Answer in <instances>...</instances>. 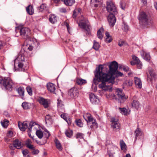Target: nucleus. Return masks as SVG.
Masks as SVG:
<instances>
[{
  "mask_svg": "<svg viewBox=\"0 0 157 157\" xmlns=\"http://www.w3.org/2000/svg\"><path fill=\"white\" fill-rule=\"evenodd\" d=\"M120 145L122 150H123L126 149V146L122 140H121L120 141Z\"/></svg>",
  "mask_w": 157,
  "mask_h": 157,
  "instance_id": "ea45409f",
  "label": "nucleus"
},
{
  "mask_svg": "<svg viewBox=\"0 0 157 157\" xmlns=\"http://www.w3.org/2000/svg\"><path fill=\"white\" fill-rule=\"evenodd\" d=\"M20 93H21L22 94V97H21V98L23 100H25V98L24 97V90H23L22 88H20Z\"/></svg>",
  "mask_w": 157,
  "mask_h": 157,
  "instance_id": "69168bd1",
  "label": "nucleus"
},
{
  "mask_svg": "<svg viewBox=\"0 0 157 157\" xmlns=\"http://www.w3.org/2000/svg\"><path fill=\"white\" fill-rule=\"evenodd\" d=\"M150 18V16L144 12H141L139 14V20L140 23L143 25L148 24L149 20Z\"/></svg>",
  "mask_w": 157,
  "mask_h": 157,
  "instance_id": "39448f33",
  "label": "nucleus"
},
{
  "mask_svg": "<svg viewBox=\"0 0 157 157\" xmlns=\"http://www.w3.org/2000/svg\"><path fill=\"white\" fill-rule=\"evenodd\" d=\"M48 90L51 93L56 94L55 93L56 88L54 84L52 83H49L47 85Z\"/></svg>",
  "mask_w": 157,
  "mask_h": 157,
  "instance_id": "f3484780",
  "label": "nucleus"
},
{
  "mask_svg": "<svg viewBox=\"0 0 157 157\" xmlns=\"http://www.w3.org/2000/svg\"><path fill=\"white\" fill-rule=\"evenodd\" d=\"M28 128V124L27 121H25L20 124V130L24 131L27 128Z\"/></svg>",
  "mask_w": 157,
  "mask_h": 157,
  "instance_id": "bb28decb",
  "label": "nucleus"
},
{
  "mask_svg": "<svg viewBox=\"0 0 157 157\" xmlns=\"http://www.w3.org/2000/svg\"><path fill=\"white\" fill-rule=\"evenodd\" d=\"M64 25L66 26L67 27V30H68V32L70 33V29L69 28V25L67 21H65L64 22Z\"/></svg>",
  "mask_w": 157,
  "mask_h": 157,
  "instance_id": "bf43d9fd",
  "label": "nucleus"
},
{
  "mask_svg": "<svg viewBox=\"0 0 157 157\" xmlns=\"http://www.w3.org/2000/svg\"><path fill=\"white\" fill-rule=\"evenodd\" d=\"M65 134L67 137L70 138L72 135L73 131L70 129L67 130L65 132Z\"/></svg>",
  "mask_w": 157,
  "mask_h": 157,
  "instance_id": "4c0bfd02",
  "label": "nucleus"
},
{
  "mask_svg": "<svg viewBox=\"0 0 157 157\" xmlns=\"http://www.w3.org/2000/svg\"><path fill=\"white\" fill-rule=\"evenodd\" d=\"M39 10L40 11L42 12L43 10H45L46 8L45 5L44 4H42L39 7Z\"/></svg>",
  "mask_w": 157,
  "mask_h": 157,
  "instance_id": "3c124183",
  "label": "nucleus"
},
{
  "mask_svg": "<svg viewBox=\"0 0 157 157\" xmlns=\"http://www.w3.org/2000/svg\"><path fill=\"white\" fill-rule=\"evenodd\" d=\"M120 7L123 10H124L125 8V3L123 1H121L120 3Z\"/></svg>",
  "mask_w": 157,
  "mask_h": 157,
  "instance_id": "de8ad7c7",
  "label": "nucleus"
},
{
  "mask_svg": "<svg viewBox=\"0 0 157 157\" xmlns=\"http://www.w3.org/2000/svg\"><path fill=\"white\" fill-rule=\"evenodd\" d=\"M144 59L147 61H149L150 59V56L149 54L144 52Z\"/></svg>",
  "mask_w": 157,
  "mask_h": 157,
  "instance_id": "a19ab883",
  "label": "nucleus"
},
{
  "mask_svg": "<svg viewBox=\"0 0 157 157\" xmlns=\"http://www.w3.org/2000/svg\"><path fill=\"white\" fill-rule=\"evenodd\" d=\"M56 148L60 151L62 150L63 147L61 146L60 143L58 139H56L55 140Z\"/></svg>",
  "mask_w": 157,
  "mask_h": 157,
  "instance_id": "c85d7f7f",
  "label": "nucleus"
},
{
  "mask_svg": "<svg viewBox=\"0 0 157 157\" xmlns=\"http://www.w3.org/2000/svg\"><path fill=\"white\" fill-rule=\"evenodd\" d=\"M76 124L78 126L82 127L83 125V124L82 122V121L80 119L76 120L75 121Z\"/></svg>",
  "mask_w": 157,
  "mask_h": 157,
  "instance_id": "09e8293b",
  "label": "nucleus"
},
{
  "mask_svg": "<svg viewBox=\"0 0 157 157\" xmlns=\"http://www.w3.org/2000/svg\"><path fill=\"white\" fill-rule=\"evenodd\" d=\"M132 58L133 60L135 61L136 64L140 63V62L139 59V58L135 56H132Z\"/></svg>",
  "mask_w": 157,
  "mask_h": 157,
  "instance_id": "603ef678",
  "label": "nucleus"
},
{
  "mask_svg": "<svg viewBox=\"0 0 157 157\" xmlns=\"http://www.w3.org/2000/svg\"><path fill=\"white\" fill-rule=\"evenodd\" d=\"M44 137L45 138V139L44 140L43 142L40 144H44L47 142V140L48 139L49 137L51 135L49 132L46 129L44 130V133H43Z\"/></svg>",
  "mask_w": 157,
  "mask_h": 157,
  "instance_id": "6ab92c4d",
  "label": "nucleus"
},
{
  "mask_svg": "<svg viewBox=\"0 0 157 157\" xmlns=\"http://www.w3.org/2000/svg\"><path fill=\"white\" fill-rule=\"evenodd\" d=\"M111 126L114 131L118 130L120 128V124L117 120L115 118H112L111 119Z\"/></svg>",
  "mask_w": 157,
  "mask_h": 157,
  "instance_id": "9d476101",
  "label": "nucleus"
},
{
  "mask_svg": "<svg viewBox=\"0 0 157 157\" xmlns=\"http://www.w3.org/2000/svg\"><path fill=\"white\" fill-rule=\"evenodd\" d=\"M89 96L90 101L92 104H96L98 103L99 101V99L97 98V97L92 93L90 94Z\"/></svg>",
  "mask_w": 157,
  "mask_h": 157,
  "instance_id": "dca6fc26",
  "label": "nucleus"
},
{
  "mask_svg": "<svg viewBox=\"0 0 157 157\" xmlns=\"http://www.w3.org/2000/svg\"><path fill=\"white\" fill-rule=\"evenodd\" d=\"M116 93L119 99L121 100L120 101L121 103H123L128 98V97L125 96L124 93L122 92V90L119 89H117L116 90Z\"/></svg>",
  "mask_w": 157,
  "mask_h": 157,
  "instance_id": "6e6552de",
  "label": "nucleus"
},
{
  "mask_svg": "<svg viewBox=\"0 0 157 157\" xmlns=\"http://www.w3.org/2000/svg\"><path fill=\"white\" fill-rule=\"evenodd\" d=\"M115 14H110L108 17V20L109 25L111 27H113L116 21V18Z\"/></svg>",
  "mask_w": 157,
  "mask_h": 157,
  "instance_id": "f8f14e48",
  "label": "nucleus"
},
{
  "mask_svg": "<svg viewBox=\"0 0 157 157\" xmlns=\"http://www.w3.org/2000/svg\"><path fill=\"white\" fill-rule=\"evenodd\" d=\"M67 123L69 124H71V119L69 117H68L66 119V120H65Z\"/></svg>",
  "mask_w": 157,
  "mask_h": 157,
  "instance_id": "13d9d810",
  "label": "nucleus"
},
{
  "mask_svg": "<svg viewBox=\"0 0 157 157\" xmlns=\"http://www.w3.org/2000/svg\"><path fill=\"white\" fill-rule=\"evenodd\" d=\"M25 145L28 148L32 150L34 149V147L33 145L29 144H25Z\"/></svg>",
  "mask_w": 157,
  "mask_h": 157,
  "instance_id": "6e6d98bb",
  "label": "nucleus"
},
{
  "mask_svg": "<svg viewBox=\"0 0 157 157\" xmlns=\"http://www.w3.org/2000/svg\"><path fill=\"white\" fill-rule=\"evenodd\" d=\"M58 110L59 112H64V106L62 103L61 100H58Z\"/></svg>",
  "mask_w": 157,
  "mask_h": 157,
  "instance_id": "aec40b11",
  "label": "nucleus"
},
{
  "mask_svg": "<svg viewBox=\"0 0 157 157\" xmlns=\"http://www.w3.org/2000/svg\"><path fill=\"white\" fill-rule=\"evenodd\" d=\"M103 3L102 0H91V3L94 5L95 7H98L99 5H101Z\"/></svg>",
  "mask_w": 157,
  "mask_h": 157,
  "instance_id": "b1692460",
  "label": "nucleus"
},
{
  "mask_svg": "<svg viewBox=\"0 0 157 157\" xmlns=\"http://www.w3.org/2000/svg\"><path fill=\"white\" fill-rule=\"evenodd\" d=\"M68 94L71 98H75L79 95L78 91L76 87H74L69 90Z\"/></svg>",
  "mask_w": 157,
  "mask_h": 157,
  "instance_id": "1a4fd4ad",
  "label": "nucleus"
},
{
  "mask_svg": "<svg viewBox=\"0 0 157 157\" xmlns=\"http://www.w3.org/2000/svg\"><path fill=\"white\" fill-rule=\"evenodd\" d=\"M149 75H147V80L151 82L153 79L155 78V74L154 71L151 68H149Z\"/></svg>",
  "mask_w": 157,
  "mask_h": 157,
  "instance_id": "4468645a",
  "label": "nucleus"
},
{
  "mask_svg": "<svg viewBox=\"0 0 157 157\" xmlns=\"http://www.w3.org/2000/svg\"><path fill=\"white\" fill-rule=\"evenodd\" d=\"M56 17L54 15H51L49 18V21L50 22L52 23H54L56 21Z\"/></svg>",
  "mask_w": 157,
  "mask_h": 157,
  "instance_id": "473e14b6",
  "label": "nucleus"
},
{
  "mask_svg": "<svg viewBox=\"0 0 157 157\" xmlns=\"http://www.w3.org/2000/svg\"><path fill=\"white\" fill-rule=\"evenodd\" d=\"M106 9L110 14H116L117 13L116 8L114 4L111 1L106 2Z\"/></svg>",
  "mask_w": 157,
  "mask_h": 157,
  "instance_id": "423d86ee",
  "label": "nucleus"
},
{
  "mask_svg": "<svg viewBox=\"0 0 157 157\" xmlns=\"http://www.w3.org/2000/svg\"><path fill=\"white\" fill-rule=\"evenodd\" d=\"M132 99L133 101L131 103L132 107L138 110L140 108V104L138 101L134 100V98H133Z\"/></svg>",
  "mask_w": 157,
  "mask_h": 157,
  "instance_id": "a211bd4d",
  "label": "nucleus"
},
{
  "mask_svg": "<svg viewBox=\"0 0 157 157\" xmlns=\"http://www.w3.org/2000/svg\"><path fill=\"white\" fill-rule=\"evenodd\" d=\"M13 133L12 131H10L7 134V136L9 137H11L13 136Z\"/></svg>",
  "mask_w": 157,
  "mask_h": 157,
  "instance_id": "052dcab7",
  "label": "nucleus"
},
{
  "mask_svg": "<svg viewBox=\"0 0 157 157\" xmlns=\"http://www.w3.org/2000/svg\"><path fill=\"white\" fill-rule=\"evenodd\" d=\"M13 144L15 146L17 149H19L20 145L19 144V140H15L13 142Z\"/></svg>",
  "mask_w": 157,
  "mask_h": 157,
  "instance_id": "37998d69",
  "label": "nucleus"
},
{
  "mask_svg": "<svg viewBox=\"0 0 157 157\" xmlns=\"http://www.w3.org/2000/svg\"><path fill=\"white\" fill-rule=\"evenodd\" d=\"M13 85V83L10 78L7 77H4V82L3 86L6 89L11 91Z\"/></svg>",
  "mask_w": 157,
  "mask_h": 157,
  "instance_id": "0eeeda50",
  "label": "nucleus"
},
{
  "mask_svg": "<svg viewBox=\"0 0 157 157\" xmlns=\"http://www.w3.org/2000/svg\"><path fill=\"white\" fill-rule=\"evenodd\" d=\"M26 89L28 94L30 95H32L33 94L32 90L31 88L28 86L26 87Z\"/></svg>",
  "mask_w": 157,
  "mask_h": 157,
  "instance_id": "8fccbe9b",
  "label": "nucleus"
},
{
  "mask_svg": "<svg viewBox=\"0 0 157 157\" xmlns=\"http://www.w3.org/2000/svg\"><path fill=\"white\" fill-rule=\"evenodd\" d=\"M39 152V151L38 150H34L32 152V153L33 155H36Z\"/></svg>",
  "mask_w": 157,
  "mask_h": 157,
  "instance_id": "338daca9",
  "label": "nucleus"
},
{
  "mask_svg": "<svg viewBox=\"0 0 157 157\" xmlns=\"http://www.w3.org/2000/svg\"><path fill=\"white\" fill-rule=\"evenodd\" d=\"M122 29L124 31L127 32L129 30V27L125 23L123 22L122 25Z\"/></svg>",
  "mask_w": 157,
  "mask_h": 157,
  "instance_id": "58836bf2",
  "label": "nucleus"
},
{
  "mask_svg": "<svg viewBox=\"0 0 157 157\" xmlns=\"http://www.w3.org/2000/svg\"><path fill=\"white\" fill-rule=\"evenodd\" d=\"M134 82L136 86L139 88L142 87V82L140 78L135 77Z\"/></svg>",
  "mask_w": 157,
  "mask_h": 157,
  "instance_id": "4be33fe9",
  "label": "nucleus"
},
{
  "mask_svg": "<svg viewBox=\"0 0 157 157\" xmlns=\"http://www.w3.org/2000/svg\"><path fill=\"white\" fill-rule=\"evenodd\" d=\"M29 104H30L29 103L24 102L22 104L21 106L24 109H29Z\"/></svg>",
  "mask_w": 157,
  "mask_h": 157,
  "instance_id": "2f4dec72",
  "label": "nucleus"
},
{
  "mask_svg": "<svg viewBox=\"0 0 157 157\" xmlns=\"http://www.w3.org/2000/svg\"><path fill=\"white\" fill-rule=\"evenodd\" d=\"M45 121L46 123L47 124L48 121H51V117L49 115H46L45 117Z\"/></svg>",
  "mask_w": 157,
  "mask_h": 157,
  "instance_id": "5fc2aeb1",
  "label": "nucleus"
},
{
  "mask_svg": "<svg viewBox=\"0 0 157 157\" xmlns=\"http://www.w3.org/2000/svg\"><path fill=\"white\" fill-rule=\"evenodd\" d=\"M9 122V121L8 120L6 119H5L3 121H2L1 122V124L2 126L4 128H6L8 125V123Z\"/></svg>",
  "mask_w": 157,
  "mask_h": 157,
  "instance_id": "c9c22d12",
  "label": "nucleus"
},
{
  "mask_svg": "<svg viewBox=\"0 0 157 157\" xmlns=\"http://www.w3.org/2000/svg\"><path fill=\"white\" fill-rule=\"evenodd\" d=\"M123 84L124 86H131L132 84V80H127L124 82Z\"/></svg>",
  "mask_w": 157,
  "mask_h": 157,
  "instance_id": "72a5a7b5",
  "label": "nucleus"
},
{
  "mask_svg": "<svg viewBox=\"0 0 157 157\" xmlns=\"http://www.w3.org/2000/svg\"><path fill=\"white\" fill-rule=\"evenodd\" d=\"M84 134L82 133L78 132L75 136L76 139H83L84 137Z\"/></svg>",
  "mask_w": 157,
  "mask_h": 157,
  "instance_id": "a18cd8bd",
  "label": "nucleus"
},
{
  "mask_svg": "<svg viewBox=\"0 0 157 157\" xmlns=\"http://www.w3.org/2000/svg\"><path fill=\"white\" fill-rule=\"evenodd\" d=\"M100 72H94L95 78H94L93 82L95 84H97L98 82H101L102 83L99 85V87L101 89V90L99 91V93L101 94V93H103V91L109 90L110 91H112V87L111 86L106 85L107 82L112 83L114 81V79L108 78L107 76H104L100 74Z\"/></svg>",
  "mask_w": 157,
  "mask_h": 157,
  "instance_id": "f257e3e1",
  "label": "nucleus"
},
{
  "mask_svg": "<svg viewBox=\"0 0 157 157\" xmlns=\"http://www.w3.org/2000/svg\"><path fill=\"white\" fill-rule=\"evenodd\" d=\"M64 4L67 6H71L75 3L74 0H64Z\"/></svg>",
  "mask_w": 157,
  "mask_h": 157,
  "instance_id": "7c9ffc66",
  "label": "nucleus"
},
{
  "mask_svg": "<svg viewBox=\"0 0 157 157\" xmlns=\"http://www.w3.org/2000/svg\"><path fill=\"white\" fill-rule=\"evenodd\" d=\"M109 70L108 73L106 74L102 72L103 67L102 65H100L96 68V71L94 72H100V74L104 76H107L108 78H112L114 79L113 76L115 75L117 70L118 67V64L116 61H113L110 63L108 66Z\"/></svg>",
  "mask_w": 157,
  "mask_h": 157,
  "instance_id": "f03ea898",
  "label": "nucleus"
},
{
  "mask_svg": "<svg viewBox=\"0 0 157 157\" xmlns=\"http://www.w3.org/2000/svg\"><path fill=\"white\" fill-rule=\"evenodd\" d=\"M100 47V45L99 43L97 42H96L95 40L94 41V45L93 47V48H94L95 50H98Z\"/></svg>",
  "mask_w": 157,
  "mask_h": 157,
  "instance_id": "e433bc0d",
  "label": "nucleus"
},
{
  "mask_svg": "<svg viewBox=\"0 0 157 157\" xmlns=\"http://www.w3.org/2000/svg\"><path fill=\"white\" fill-rule=\"evenodd\" d=\"M125 44V42L123 41H120L119 42L118 45L120 47L123 46Z\"/></svg>",
  "mask_w": 157,
  "mask_h": 157,
  "instance_id": "e2e57ef3",
  "label": "nucleus"
},
{
  "mask_svg": "<svg viewBox=\"0 0 157 157\" xmlns=\"http://www.w3.org/2000/svg\"><path fill=\"white\" fill-rule=\"evenodd\" d=\"M81 9L80 8L75 9L73 11V17L75 18L77 16L80 14Z\"/></svg>",
  "mask_w": 157,
  "mask_h": 157,
  "instance_id": "cd10ccee",
  "label": "nucleus"
},
{
  "mask_svg": "<svg viewBox=\"0 0 157 157\" xmlns=\"http://www.w3.org/2000/svg\"><path fill=\"white\" fill-rule=\"evenodd\" d=\"M61 117L63 118L65 120H66V119L68 117L66 116V114L64 113H63L61 115Z\"/></svg>",
  "mask_w": 157,
  "mask_h": 157,
  "instance_id": "0e129e2a",
  "label": "nucleus"
},
{
  "mask_svg": "<svg viewBox=\"0 0 157 157\" xmlns=\"http://www.w3.org/2000/svg\"><path fill=\"white\" fill-rule=\"evenodd\" d=\"M103 31V29L101 28L99 29L97 32V36L98 38L101 40L102 39L103 37L101 33V32Z\"/></svg>",
  "mask_w": 157,
  "mask_h": 157,
  "instance_id": "f704fd0d",
  "label": "nucleus"
},
{
  "mask_svg": "<svg viewBox=\"0 0 157 157\" xmlns=\"http://www.w3.org/2000/svg\"><path fill=\"white\" fill-rule=\"evenodd\" d=\"M37 101L41 105H43L44 108H47L49 106L48 100L42 97H39L37 99Z\"/></svg>",
  "mask_w": 157,
  "mask_h": 157,
  "instance_id": "9b49d317",
  "label": "nucleus"
},
{
  "mask_svg": "<svg viewBox=\"0 0 157 157\" xmlns=\"http://www.w3.org/2000/svg\"><path fill=\"white\" fill-rule=\"evenodd\" d=\"M36 123L33 122H30L29 123V127L28 128V133L29 136L30 138L32 136H31V132L32 131V128L33 127L36 125Z\"/></svg>",
  "mask_w": 157,
  "mask_h": 157,
  "instance_id": "412c9836",
  "label": "nucleus"
},
{
  "mask_svg": "<svg viewBox=\"0 0 157 157\" xmlns=\"http://www.w3.org/2000/svg\"><path fill=\"white\" fill-rule=\"evenodd\" d=\"M105 35L106 37L105 41L107 43H110L112 40L113 39L111 36L110 35L109 33L108 32H106L105 33Z\"/></svg>",
  "mask_w": 157,
  "mask_h": 157,
  "instance_id": "5701e85b",
  "label": "nucleus"
},
{
  "mask_svg": "<svg viewBox=\"0 0 157 157\" xmlns=\"http://www.w3.org/2000/svg\"><path fill=\"white\" fill-rule=\"evenodd\" d=\"M14 93H17L18 94H20V88H16L14 89Z\"/></svg>",
  "mask_w": 157,
  "mask_h": 157,
  "instance_id": "774afa93",
  "label": "nucleus"
},
{
  "mask_svg": "<svg viewBox=\"0 0 157 157\" xmlns=\"http://www.w3.org/2000/svg\"><path fill=\"white\" fill-rule=\"evenodd\" d=\"M26 11L29 15H33L34 13V9L33 6L30 5L26 7Z\"/></svg>",
  "mask_w": 157,
  "mask_h": 157,
  "instance_id": "393cba45",
  "label": "nucleus"
},
{
  "mask_svg": "<svg viewBox=\"0 0 157 157\" xmlns=\"http://www.w3.org/2000/svg\"><path fill=\"white\" fill-rule=\"evenodd\" d=\"M29 151L27 150H24L22 151V153L24 157H29L28 155Z\"/></svg>",
  "mask_w": 157,
  "mask_h": 157,
  "instance_id": "864d4df0",
  "label": "nucleus"
},
{
  "mask_svg": "<svg viewBox=\"0 0 157 157\" xmlns=\"http://www.w3.org/2000/svg\"><path fill=\"white\" fill-rule=\"evenodd\" d=\"M36 134L39 139H41L43 136L44 134L40 130H37L36 132Z\"/></svg>",
  "mask_w": 157,
  "mask_h": 157,
  "instance_id": "c756f323",
  "label": "nucleus"
},
{
  "mask_svg": "<svg viewBox=\"0 0 157 157\" xmlns=\"http://www.w3.org/2000/svg\"><path fill=\"white\" fill-rule=\"evenodd\" d=\"M14 69L15 71H19V68H20V62L19 61L18 62V63L17 64V65L18 66V67L17 68H16V62L18 60L17 58H16L15 59H14Z\"/></svg>",
  "mask_w": 157,
  "mask_h": 157,
  "instance_id": "c03bdc74",
  "label": "nucleus"
},
{
  "mask_svg": "<svg viewBox=\"0 0 157 157\" xmlns=\"http://www.w3.org/2000/svg\"><path fill=\"white\" fill-rule=\"evenodd\" d=\"M114 75H116L117 76L119 77V76H121L122 77L123 76V73L118 71H117H117L116 73H115Z\"/></svg>",
  "mask_w": 157,
  "mask_h": 157,
  "instance_id": "4d7b16f0",
  "label": "nucleus"
},
{
  "mask_svg": "<svg viewBox=\"0 0 157 157\" xmlns=\"http://www.w3.org/2000/svg\"><path fill=\"white\" fill-rule=\"evenodd\" d=\"M76 83L79 85H82L85 84L87 82L86 80L78 78L76 79Z\"/></svg>",
  "mask_w": 157,
  "mask_h": 157,
  "instance_id": "a878e982",
  "label": "nucleus"
},
{
  "mask_svg": "<svg viewBox=\"0 0 157 157\" xmlns=\"http://www.w3.org/2000/svg\"><path fill=\"white\" fill-rule=\"evenodd\" d=\"M119 109L121 111V113L123 115H126L127 113V110L124 108H119Z\"/></svg>",
  "mask_w": 157,
  "mask_h": 157,
  "instance_id": "79ce46f5",
  "label": "nucleus"
},
{
  "mask_svg": "<svg viewBox=\"0 0 157 157\" xmlns=\"http://www.w3.org/2000/svg\"><path fill=\"white\" fill-rule=\"evenodd\" d=\"M78 26L82 29L85 30L87 35H90L91 33L90 30V25L89 24V22L86 18H82L80 20L79 22L78 23Z\"/></svg>",
  "mask_w": 157,
  "mask_h": 157,
  "instance_id": "20e7f679",
  "label": "nucleus"
},
{
  "mask_svg": "<svg viewBox=\"0 0 157 157\" xmlns=\"http://www.w3.org/2000/svg\"><path fill=\"white\" fill-rule=\"evenodd\" d=\"M136 65L138 69H140L142 67V64L141 62L136 64Z\"/></svg>",
  "mask_w": 157,
  "mask_h": 157,
  "instance_id": "680f3d73",
  "label": "nucleus"
},
{
  "mask_svg": "<svg viewBox=\"0 0 157 157\" xmlns=\"http://www.w3.org/2000/svg\"><path fill=\"white\" fill-rule=\"evenodd\" d=\"M136 133V139L138 136H140L141 134V131L139 128H137L135 131Z\"/></svg>",
  "mask_w": 157,
  "mask_h": 157,
  "instance_id": "49530a36",
  "label": "nucleus"
},
{
  "mask_svg": "<svg viewBox=\"0 0 157 157\" xmlns=\"http://www.w3.org/2000/svg\"><path fill=\"white\" fill-rule=\"evenodd\" d=\"M21 57L22 59V62H20V71H25L28 68V66L26 65L27 62L24 61V58L23 56H21Z\"/></svg>",
  "mask_w": 157,
  "mask_h": 157,
  "instance_id": "ddd939ff",
  "label": "nucleus"
},
{
  "mask_svg": "<svg viewBox=\"0 0 157 157\" xmlns=\"http://www.w3.org/2000/svg\"><path fill=\"white\" fill-rule=\"evenodd\" d=\"M83 117L92 130H94L98 128V125L96 120L94 119L90 114H85L84 115Z\"/></svg>",
  "mask_w": 157,
  "mask_h": 157,
  "instance_id": "7ed1b4c3",
  "label": "nucleus"
},
{
  "mask_svg": "<svg viewBox=\"0 0 157 157\" xmlns=\"http://www.w3.org/2000/svg\"><path fill=\"white\" fill-rule=\"evenodd\" d=\"M29 33L30 30L27 28H23L20 29V35H23L24 36H25L26 38L28 37Z\"/></svg>",
  "mask_w": 157,
  "mask_h": 157,
  "instance_id": "2eb2a0df",
  "label": "nucleus"
}]
</instances>
